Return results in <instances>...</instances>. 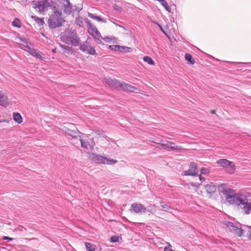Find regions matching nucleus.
Listing matches in <instances>:
<instances>
[{
    "label": "nucleus",
    "instance_id": "4be33fe9",
    "mask_svg": "<svg viewBox=\"0 0 251 251\" xmlns=\"http://www.w3.org/2000/svg\"><path fill=\"white\" fill-rule=\"evenodd\" d=\"M85 245L87 251H95L96 250V246L95 244L86 242Z\"/></svg>",
    "mask_w": 251,
    "mask_h": 251
},
{
    "label": "nucleus",
    "instance_id": "2eb2a0df",
    "mask_svg": "<svg viewBox=\"0 0 251 251\" xmlns=\"http://www.w3.org/2000/svg\"><path fill=\"white\" fill-rule=\"evenodd\" d=\"M9 105V99L7 95L2 91H0V105L4 107Z\"/></svg>",
    "mask_w": 251,
    "mask_h": 251
},
{
    "label": "nucleus",
    "instance_id": "de8ad7c7",
    "mask_svg": "<svg viewBox=\"0 0 251 251\" xmlns=\"http://www.w3.org/2000/svg\"><path fill=\"white\" fill-rule=\"evenodd\" d=\"M82 9V8H80L79 9L77 10L78 11H80Z\"/></svg>",
    "mask_w": 251,
    "mask_h": 251
},
{
    "label": "nucleus",
    "instance_id": "b1692460",
    "mask_svg": "<svg viewBox=\"0 0 251 251\" xmlns=\"http://www.w3.org/2000/svg\"><path fill=\"white\" fill-rule=\"evenodd\" d=\"M13 119L18 124H20L22 122V117L19 113H13Z\"/></svg>",
    "mask_w": 251,
    "mask_h": 251
},
{
    "label": "nucleus",
    "instance_id": "a878e982",
    "mask_svg": "<svg viewBox=\"0 0 251 251\" xmlns=\"http://www.w3.org/2000/svg\"><path fill=\"white\" fill-rule=\"evenodd\" d=\"M88 16L91 19L96 20L100 22H104V20L101 19L100 17L95 15L92 13H88Z\"/></svg>",
    "mask_w": 251,
    "mask_h": 251
},
{
    "label": "nucleus",
    "instance_id": "6ab92c4d",
    "mask_svg": "<svg viewBox=\"0 0 251 251\" xmlns=\"http://www.w3.org/2000/svg\"><path fill=\"white\" fill-rule=\"evenodd\" d=\"M205 189L208 193L210 194L216 191V187L212 183H210L205 186Z\"/></svg>",
    "mask_w": 251,
    "mask_h": 251
},
{
    "label": "nucleus",
    "instance_id": "c9c22d12",
    "mask_svg": "<svg viewBox=\"0 0 251 251\" xmlns=\"http://www.w3.org/2000/svg\"><path fill=\"white\" fill-rule=\"evenodd\" d=\"M168 246H166L164 250V251H175L172 249L171 245L169 243H167Z\"/></svg>",
    "mask_w": 251,
    "mask_h": 251
},
{
    "label": "nucleus",
    "instance_id": "f704fd0d",
    "mask_svg": "<svg viewBox=\"0 0 251 251\" xmlns=\"http://www.w3.org/2000/svg\"><path fill=\"white\" fill-rule=\"evenodd\" d=\"M119 236H113L110 238V241L113 243H115L116 242H118L119 240Z\"/></svg>",
    "mask_w": 251,
    "mask_h": 251
},
{
    "label": "nucleus",
    "instance_id": "49530a36",
    "mask_svg": "<svg viewBox=\"0 0 251 251\" xmlns=\"http://www.w3.org/2000/svg\"><path fill=\"white\" fill-rule=\"evenodd\" d=\"M211 112L212 114H214L215 113V111L214 110H211Z\"/></svg>",
    "mask_w": 251,
    "mask_h": 251
},
{
    "label": "nucleus",
    "instance_id": "58836bf2",
    "mask_svg": "<svg viewBox=\"0 0 251 251\" xmlns=\"http://www.w3.org/2000/svg\"><path fill=\"white\" fill-rule=\"evenodd\" d=\"M2 240H8L9 241H11L13 240V238H11V237H7V236H3L2 237Z\"/></svg>",
    "mask_w": 251,
    "mask_h": 251
},
{
    "label": "nucleus",
    "instance_id": "5701e85b",
    "mask_svg": "<svg viewBox=\"0 0 251 251\" xmlns=\"http://www.w3.org/2000/svg\"><path fill=\"white\" fill-rule=\"evenodd\" d=\"M139 91V90L138 88L130 84H126V91L137 93Z\"/></svg>",
    "mask_w": 251,
    "mask_h": 251
},
{
    "label": "nucleus",
    "instance_id": "ea45409f",
    "mask_svg": "<svg viewBox=\"0 0 251 251\" xmlns=\"http://www.w3.org/2000/svg\"><path fill=\"white\" fill-rule=\"evenodd\" d=\"M18 230H20V231H23L24 230H26V229L24 227V226H20L18 228Z\"/></svg>",
    "mask_w": 251,
    "mask_h": 251
},
{
    "label": "nucleus",
    "instance_id": "c85d7f7f",
    "mask_svg": "<svg viewBox=\"0 0 251 251\" xmlns=\"http://www.w3.org/2000/svg\"><path fill=\"white\" fill-rule=\"evenodd\" d=\"M161 206L162 208L164 209L165 210H169L171 209V207L168 204L165 203L163 201H160Z\"/></svg>",
    "mask_w": 251,
    "mask_h": 251
},
{
    "label": "nucleus",
    "instance_id": "393cba45",
    "mask_svg": "<svg viewBox=\"0 0 251 251\" xmlns=\"http://www.w3.org/2000/svg\"><path fill=\"white\" fill-rule=\"evenodd\" d=\"M185 58L186 60L189 62L191 64H194L195 63V60L191 54L187 53L185 54Z\"/></svg>",
    "mask_w": 251,
    "mask_h": 251
},
{
    "label": "nucleus",
    "instance_id": "c03bdc74",
    "mask_svg": "<svg viewBox=\"0 0 251 251\" xmlns=\"http://www.w3.org/2000/svg\"><path fill=\"white\" fill-rule=\"evenodd\" d=\"M95 39H96V40L97 41V43H98V44H100L101 43V41L100 40V39H99L97 37H96V38H95Z\"/></svg>",
    "mask_w": 251,
    "mask_h": 251
},
{
    "label": "nucleus",
    "instance_id": "473e14b6",
    "mask_svg": "<svg viewBox=\"0 0 251 251\" xmlns=\"http://www.w3.org/2000/svg\"><path fill=\"white\" fill-rule=\"evenodd\" d=\"M87 53L91 55H96L97 54L94 48L91 47L89 49Z\"/></svg>",
    "mask_w": 251,
    "mask_h": 251
},
{
    "label": "nucleus",
    "instance_id": "f3484780",
    "mask_svg": "<svg viewBox=\"0 0 251 251\" xmlns=\"http://www.w3.org/2000/svg\"><path fill=\"white\" fill-rule=\"evenodd\" d=\"M21 46H22V47L20 48L22 49L28 51L33 56H34L37 52V51L35 49L30 48V47L28 45V43L26 42H23V44H21Z\"/></svg>",
    "mask_w": 251,
    "mask_h": 251
},
{
    "label": "nucleus",
    "instance_id": "412c9836",
    "mask_svg": "<svg viewBox=\"0 0 251 251\" xmlns=\"http://www.w3.org/2000/svg\"><path fill=\"white\" fill-rule=\"evenodd\" d=\"M60 47L65 53H70L73 52V49L71 47L61 45Z\"/></svg>",
    "mask_w": 251,
    "mask_h": 251
},
{
    "label": "nucleus",
    "instance_id": "79ce46f5",
    "mask_svg": "<svg viewBox=\"0 0 251 251\" xmlns=\"http://www.w3.org/2000/svg\"><path fill=\"white\" fill-rule=\"evenodd\" d=\"M199 179L201 181H204L205 180V178L202 177L201 175L199 176Z\"/></svg>",
    "mask_w": 251,
    "mask_h": 251
},
{
    "label": "nucleus",
    "instance_id": "a19ab883",
    "mask_svg": "<svg viewBox=\"0 0 251 251\" xmlns=\"http://www.w3.org/2000/svg\"><path fill=\"white\" fill-rule=\"evenodd\" d=\"M133 49L131 48L126 47V52L132 51Z\"/></svg>",
    "mask_w": 251,
    "mask_h": 251
},
{
    "label": "nucleus",
    "instance_id": "f03ea898",
    "mask_svg": "<svg viewBox=\"0 0 251 251\" xmlns=\"http://www.w3.org/2000/svg\"><path fill=\"white\" fill-rule=\"evenodd\" d=\"M33 7L40 13L44 14L50 7L51 9H55L57 7L56 2L51 0H38L32 1Z\"/></svg>",
    "mask_w": 251,
    "mask_h": 251
},
{
    "label": "nucleus",
    "instance_id": "6e6552de",
    "mask_svg": "<svg viewBox=\"0 0 251 251\" xmlns=\"http://www.w3.org/2000/svg\"><path fill=\"white\" fill-rule=\"evenodd\" d=\"M224 225L238 236L241 237L243 235V230L241 228L234 226L233 223L226 221L224 222Z\"/></svg>",
    "mask_w": 251,
    "mask_h": 251
},
{
    "label": "nucleus",
    "instance_id": "39448f33",
    "mask_svg": "<svg viewBox=\"0 0 251 251\" xmlns=\"http://www.w3.org/2000/svg\"><path fill=\"white\" fill-rule=\"evenodd\" d=\"M89 157L97 163L113 165L117 162V160L107 158L96 153H89Z\"/></svg>",
    "mask_w": 251,
    "mask_h": 251
},
{
    "label": "nucleus",
    "instance_id": "ddd939ff",
    "mask_svg": "<svg viewBox=\"0 0 251 251\" xmlns=\"http://www.w3.org/2000/svg\"><path fill=\"white\" fill-rule=\"evenodd\" d=\"M130 210L135 213H144L146 210V208L140 203H134L131 205V209Z\"/></svg>",
    "mask_w": 251,
    "mask_h": 251
},
{
    "label": "nucleus",
    "instance_id": "dca6fc26",
    "mask_svg": "<svg viewBox=\"0 0 251 251\" xmlns=\"http://www.w3.org/2000/svg\"><path fill=\"white\" fill-rule=\"evenodd\" d=\"M63 5L64 12L67 14H70L72 12V5L69 0H61Z\"/></svg>",
    "mask_w": 251,
    "mask_h": 251
},
{
    "label": "nucleus",
    "instance_id": "72a5a7b5",
    "mask_svg": "<svg viewBox=\"0 0 251 251\" xmlns=\"http://www.w3.org/2000/svg\"><path fill=\"white\" fill-rule=\"evenodd\" d=\"M201 172L203 175H208L209 173V170L205 168H202L201 169Z\"/></svg>",
    "mask_w": 251,
    "mask_h": 251
},
{
    "label": "nucleus",
    "instance_id": "7ed1b4c3",
    "mask_svg": "<svg viewBox=\"0 0 251 251\" xmlns=\"http://www.w3.org/2000/svg\"><path fill=\"white\" fill-rule=\"evenodd\" d=\"M52 10L53 13L50 16L48 23L50 28H55L61 26L64 22V20L62 17V12L58 10L57 7L55 9Z\"/></svg>",
    "mask_w": 251,
    "mask_h": 251
},
{
    "label": "nucleus",
    "instance_id": "bb28decb",
    "mask_svg": "<svg viewBox=\"0 0 251 251\" xmlns=\"http://www.w3.org/2000/svg\"><path fill=\"white\" fill-rule=\"evenodd\" d=\"M143 60L147 62L150 65H154V62L153 60L149 56H145L143 58Z\"/></svg>",
    "mask_w": 251,
    "mask_h": 251
},
{
    "label": "nucleus",
    "instance_id": "a211bd4d",
    "mask_svg": "<svg viewBox=\"0 0 251 251\" xmlns=\"http://www.w3.org/2000/svg\"><path fill=\"white\" fill-rule=\"evenodd\" d=\"M111 50H115L116 51H122L126 49V47L121 46L120 45H110L108 48Z\"/></svg>",
    "mask_w": 251,
    "mask_h": 251
},
{
    "label": "nucleus",
    "instance_id": "09e8293b",
    "mask_svg": "<svg viewBox=\"0 0 251 251\" xmlns=\"http://www.w3.org/2000/svg\"><path fill=\"white\" fill-rule=\"evenodd\" d=\"M23 1H27L28 0H22Z\"/></svg>",
    "mask_w": 251,
    "mask_h": 251
},
{
    "label": "nucleus",
    "instance_id": "2f4dec72",
    "mask_svg": "<svg viewBox=\"0 0 251 251\" xmlns=\"http://www.w3.org/2000/svg\"><path fill=\"white\" fill-rule=\"evenodd\" d=\"M34 57L37 58H39L41 60H43L44 58H45L44 54L40 51H37L36 54L35 55Z\"/></svg>",
    "mask_w": 251,
    "mask_h": 251
},
{
    "label": "nucleus",
    "instance_id": "aec40b11",
    "mask_svg": "<svg viewBox=\"0 0 251 251\" xmlns=\"http://www.w3.org/2000/svg\"><path fill=\"white\" fill-rule=\"evenodd\" d=\"M90 48V44L88 42H86L85 43H83V44L80 46L79 50L82 52L87 53Z\"/></svg>",
    "mask_w": 251,
    "mask_h": 251
},
{
    "label": "nucleus",
    "instance_id": "9b49d317",
    "mask_svg": "<svg viewBox=\"0 0 251 251\" xmlns=\"http://www.w3.org/2000/svg\"><path fill=\"white\" fill-rule=\"evenodd\" d=\"M82 148L87 150H92L95 146V143L91 139H83L81 138L79 139Z\"/></svg>",
    "mask_w": 251,
    "mask_h": 251
},
{
    "label": "nucleus",
    "instance_id": "0eeeda50",
    "mask_svg": "<svg viewBox=\"0 0 251 251\" xmlns=\"http://www.w3.org/2000/svg\"><path fill=\"white\" fill-rule=\"evenodd\" d=\"M156 144L160 145L162 149L168 151H178L181 150V148L176 145L174 142L166 141L164 143L155 142Z\"/></svg>",
    "mask_w": 251,
    "mask_h": 251
},
{
    "label": "nucleus",
    "instance_id": "423d86ee",
    "mask_svg": "<svg viewBox=\"0 0 251 251\" xmlns=\"http://www.w3.org/2000/svg\"><path fill=\"white\" fill-rule=\"evenodd\" d=\"M217 163L223 167L226 172L230 174L234 173L236 169L234 163L226 159H221L217 161Z\"/></svg>",
    "mask_w": 251,
    "mask_h": 251
},
{
    "label": "nucleus",
    "instance_id": "c756f323",
    "mask_svg": "<svg viewBox=\"0 0 251 251\" xmlns=\"http://www.w3.org/2000/svg\"><path fill=\"white\" fill-rule=\"evenodd\" d=\"M75 22L76 25H78L79 26H82L83 24V19L81 17H78L76 18L75 20Z\"/></svg>",
    "mask_w": 251,
    "mask_h": 251
},
{
    "label": "nucleus",
    "instance_id": "f8f14e48",
    "mask_svg": "<svg viewBox=\"0 0 251 251\" xmlns=\"http://www.w3.org/2000/svg\"><path fill=\"white\" fill-rule=\"evenodd\" d=\"M86 23L88 24V30L92 36H94L95 38L96 37H101L100 32L98 31L97 28L92 25L88 19L85 20Z\"/></svg>",
    "mask_w": 251,
    "mask_h": 251
},
{
    "label": "nucleus",
    "instance_id": "37998d69",
    "mask_svg": "<svg viewBox=\"0 0 251 251\" xmlns=\"http://www.w3.org/2000/svg\"><path fill=\"white\" fill-rule=\"evenodd\" d=\"M120 7L119 6H118V5H115L114 6V9L117 10V11H120Z\"/></svg>",
    "mask_w": 251,
    "mask_h": 251
},
{
    "label": "nucleus",
    "instance_id": "a18cd8bd",
    "mask_svg": "<svg viewBox=\"0 0 251 251\" xmlns=\"http://www.w3.org/2000/svg\"><path fill=\"white\" fill-rule=\"evenodd\" d=\"M158 25L159 26V27L160 28V29L161 30V31H163V32H164L162 27L159 25Z\"/></svg>",
    "mask_w": 251,
    "mask_h": 251
},
{
    "label": "nucleus",
    "instance_id": "4c0bfd02",
    "mask_svg": "<svg viewBox=\"0 0 251 251\" xmlns=\"http://www.w3.org/2000/svg\"><path fill=\"white\" fill-rule=\"evenodd\" d=\"M103 39L106 42H107V43H110L112 40V38H110L109 37H105L103 38Z\"/></svg>",
    "mask_w": 251,
    "mask_h": 251
},
{
    "label": "nucleus",
    "instance_id": "e433bc0d",
    "mask_svg": "<svg viewBox=\"0 0 251 251\" xmlns=\"http://www.w3.org/2000/svg\"><path fill=\"white\" fill-rule=\"evenodd\" d=\"M249 228H250V230H249L247 236L249 239L250 240H251V226H249Z\"/></svg>",
    "mask_w": 251,
    "mask_h": 251
},
{
    "label": "nucleus",
    "instance_id": "7c9ffc66",
    "mask_svg": "<svg viewBox=\"0 0 251 251\" xmlns=\"http://www.w3.org/2000/svg\"><path fill=\"white\" fill-rule=\"evenodd\" d=\"M31 18L35 20V21L39 24H42L44 23L43 21L38 17H37L36 16H31Z\"/></svg>",
    "mask_w": 251,
    "mask_h": 251
},
{
    "label": "nucleus",
    "instance_id": "20e7f679",
    "mask_svg": "<svg viewBox=\"0 0 251 251\" xmlns=\"http://www.w3.org/2000/svg\"><path fill=\"white\" fill-rule=\"evenodd\" d=\"M61 41L67 44H71L74 46H77L79 44L80 39L76 35L75 31L69 30L62 34Z\"/></svg>",
    "mask_w": 251,
    "mask_h": 251
},
{
    "label": "nucleus",
    "instance_id": "9d476101",
    "mask_svg": "<svg viewBox=\"0 0 251 251\" xmlns=\"http://www.w3.org/2000/svg\"><path fill=\"white\" fill-rule=\"evenodd\" d=\"M198 172L197 164L195 162H192L190 165L189 170L184 171L182 175L184 176H196Z\"/></svg>",
    "mask_w": 251,
    "mask_h": 251
},
{
    "label": "nucleus",
    "instance_id": "1a4fd4ad",
    "mask_svg": "<svg viewBox=\"0 0 251 251\" xmlns=\"http://www.w3.org/2000/svg\"><path fill=\"white\" fill-rule=\"evenodd\" d=\"M104 82L108 86L111 88H118L122 87L123 85L115 79H112L110 77H105L104 79Z\"/></svg>",
    "mask_w": 251,
    "mask_h": 251
},
{
    "label": "nucleus",
    "instance_id": "f257e3e1",
    "mask_svg": "<svg viewBox=\"0 0 251 251\" xmlns=\"http://www.w3.org/2000/svg\"><path fill=\"white\" fill-rule=\"evenodd\" d=\"M218 190L225 197L229 204L237 205L244 210L245 214H249L251 210V203L248 202L244 196L236 193L225 184L219 185Z\"/></svg>",
    "mask_w": 251,
    "mask_h": 251
},
{
    "label": "nucleus",
    "instance_id": "cd10ccee",
    "mask_svg": "<svg viewBox=\"0 0 251 251\" xmlns=\"http://www.w3.org/2000/svg\"><path fill=\"white\" fill-rule=\"evenodd\" d=\"M12 25L15 27H20L21 26V23L18 19L16 18L13 21Z\"/></svg>",
    "mask_w": 251,
    "mask_h": 251
},
{
    "label": "nucleus",
    "instance_id": "4468645a",
    "mask_svg": "<svg viewBox=\"0 0 251 251\" xmlns=\"http://www.w3.org/2000/svg\"><path fill=\"white\" fill-rule=\"evenodd\" d=\"M65 133L74 139L77 138L78 137L80 138L81 135L82 134L77 129H71L68 128H66Z\"/></svg>",
    "mask_w": 251,
    "mask_h": 251
}]
</instances>
